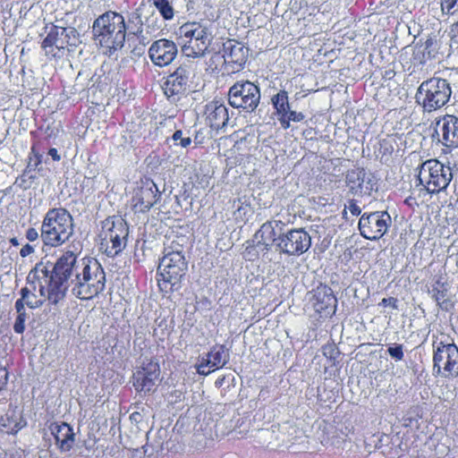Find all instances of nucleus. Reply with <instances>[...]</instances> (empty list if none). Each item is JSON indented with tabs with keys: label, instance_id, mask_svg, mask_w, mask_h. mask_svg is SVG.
<instances>
[{
	"label": "nucleus",
	"instance_id": "c756f323",
	"mask_svg": "<svg viewBox=\"0 0 458 458\" xmlns=\"http://www.w3.org/2000/svg\"><path fill=\"white\" fill-rule=\"evenodd\" d=\"M36 291H33V287L30 289L29 287H24L21 290V295L24 300L26 305L30 309H37L43 305L45 302V299H38L35 293Z\"/></svg>",
	"mask_w": 458,
	"mask_h": 458
},
{
	"label": "nucleus",
	"instance_id": "423d86ee",
	"mask_svg": "<svg viewBox=\"0 0 458 458\" xmlns=\"http://www.w3.org/2000/svg\"><path fill=\"white\" fill-rule=\"evenodd\" d=\"M84 260H86V259L78 261L72 251H66L57 259L53 267V284L55 289H57L56 295L53 297L55 301L62 300L68 288H71L72 292L73 279L76 274H79V271L84 266Z\"/></svg>",
	"mask_w": 458,
	"mask_h": 458
},
{
	"label": "nucleus",
	"instance_id": "9d476101",
	"mask_svg": "<svg viewBox=\"0 0 458 458\" xmlns=\"http://www.w3.org/2000/svg\"><path fill=\"white\" fill-rule=\"evenodd\" d=\"M227 97L231 106L251 113L259 104L260 91L249 81H237L229 89Z\"/></svg>",
	"mask_w": 458,
	"mask_h": 458
},
{
	"label": "nucleus",
	"instance_id": "7ed1b4c3",
	"mask_svg": "<svg viewBox=\"0 0 458 458\" xmlns=\"http://www.w3.org/2000/svg\"><path fill=\"white\" fill-rule=\"evenodd\" d=\"M73 282L72 294L81 300H90L105 289L106 274L97 259H86Z\"/></svg>",
	"mask_w": 458,
	"mask_h": 458
},
{
	"label": "nucleus",
	"instance_id": "c85d7f7f",
	"mask_svg": "<svg viewBox=\"0 0 458 458\" xmlns=\"http://www.w3.org/2000/svg\"><path fill=\"white\" fill-rule=\"evenodd\" d=\"M271 102L279 115L287 114L290 105L288 101V94L285 90H281L273 96Z\"/></svg>",
	"mask_w": 458,
	"mask_h": 458
},
{
	"label": "nucleus",
	"instance_id": "aec40b11",
	"mask_svg": "<svg viewBox=\"0 0 458 458\" xmlns=\"http://www.w3.org/2000/svg\"><path fill=\"white\" fill-rule=\"evenodd\" d=\"M49 428L60 450L62 452L70 451L75 442V434L70 425L65 422L52 423Z\"/></svg>",
	"mask_w": 458,
	"mask_h": 458
},
{
	"label": "nucleus",
	"instance_id": "a19ab883",
	"mask_svg": "<svg viewBox=\"0 0 458 458\" xmlns=\"http://www.w3.org/2000/svg\"><path fill=\"white\" fill-rule=\"evenodd\" d=\"M8 380V372L5 368L0 367V390L6 385Z\"/></svg>",
	"mask_w": 458,
	"mask_h": 458
},
{
	"label": "nucleus",
	"instance_id": "f3484780",
	"mask_svg": "<svg viewBox=\"0 0 458 458\" xmlns=\"http://www.w3.org/2000/svg\"><path fill=\"white\" fill-rule=\"evenodd\" d=\"M151 61L158 66L171 64L177 55V47L174 42L162 38L155 41L148 50Z\"/></svg>",
	"mask_w": 458,
	"mask_h": 458
},
{
	"label": "nucleus",
	"instance_id": "4468645a",
	"mask_svg": "<svg viewBox=\"0 0 458 458\" xmlns=\"http://www.w3.org/2000/svg\"><path fill=\"white\" fill-rule=\"evenodd\" d=\"M160 369L157 361L149 360L143 364L141 370L134 374L133 386L139 392L144 394L154 392L157 382L160 381Z\"/></svg>",
	"mask_w": 458,
	"mask_h": 458
},
{
	"label": "nucleus",
	"instance_id": "0eeeda50",
	"mask_svg": "<svg viewBox=\"0 0 458 458\" xmlns=\"http://www.w3.org/2000/svg\"><path fill=\"white\" fill-rule=\"evenodd\" d=\"M452 179V168L437 159H428L420 166L418 174L420 184L431 194L445 190Z\"/></svg>",
	"mask_w": 458,
	"mask_h": 458
},
{
	"label": "nucleus",
	"instance_id": "58836bf2",
	"mask_svg": "<svg viewBox=\"0 0 458 458\" xmlns=\"http://www.w3.org/2000/svg\"><path fill=\"white\" fill-rule=\"evenodd\" d=\"M287 117L289 120L293 122H301L302 121L305 116L302 113H298L296 111H291L290 108L288 109Z\"/></svg>",
	"mask_w": 458,
	"mask_h": 458
},
{
	"label": "nucleus",
	"instance_id": "4c0bfd02",
	"mask_svg": "<svg viewBox=\"0 0 458 458\" xmlns=\"http://www.w3.org/2000/svg\"><path fill=\"white\" fill-rule=\"evenodd\" d=\"M449 36L451 38L452 44L458 47V21L451 26Z\"/></svg>",
	"mask_w": 458,
	"mask_h": 458
},
{
	"label": "nucleus",
	"instance_id": "49530a36",
	"mask_svg": "<svg viewBox=\"0 0 458 458\" xmlns=\"http://www.w3.org/2000/svg\"><path fill=\"white\" fill-rule=\"evenodd\" d=\"M26 237L29 241L33 242L38 238V233L35 228H30L27 231Z\"/></svg>",
	"mask_w": 458,
	"mask_h": 458
},
{
	"label": "nucleus",
	"instance_id": "bb28decb",
	"mask_svg": "<svg viewBox=\"0 0 458 458\" xmlns=\"http://www.w3.org/2000/svg\"><path fill=\"white\" fill-rule=\"evenodd\" d=\"M206 365H208L212 370L223 368L229 360V353L224 345L214 346L207 354Z\"/></svg>",
	"mask_w": 458,
	"mask_h": 458
},
{
	"label": "nucleus",
	"instance_id": "6ab92c4d",
	"mask_svg": "<svg viewBox=\"0 0 458 458\" xmlns=\"http://www.w3.org/2000/svg\"><path fill=\"white\" fill-rule=\"evenodd\" d=\"M158 190L153 182H146L135 191L132 201L135 207L144 212L149 210L157 203Z\"/></svg>",
	"mask_w": 458,
	"mask_h": 458
},
{
	"label": "nucleus",
	"instance_id": "09e8293b",
	"mask_svg": "<svg viewBox=\"0 0 458 458\" xmlns=\"http://www.w3.org/2000/svg\"><path fill=\"white\" fill-rule=\"evenodd\" d=\"M279 122L284 129L290 127L291 120L288 119L287 115H280Z\"/></svg>",
	"mask_w": 458,
	"mask_h": 458
},
{
	"label": "nucleus",
	"instance_id": "ddd939ff",
	"mask_svg": "<svg viewBox=\"0 0 458 458\" xmlns=\"http://www.w3.org/2000/svg\"><path fill=\"white\" fill-rule=\"evenodd\" d=\"M28 284L33 287V291H37V285L45 284L47 286V299L54 304L58 301H55L53 298L57 293L54 283V273L53 267L42 262L37 264L35 267L29 273L27 276Z\"/></svg>",
	"mask_w": 458,
	"mask_h": 458
},
{
	"label": "nucleus",
	"instance_id": "a211bd4d",
	"mask_svg": "<svg viewBox=\"0 0 458 458\" xmlns=\"http://www.w3.org/2000/svg\"><path fill=\"white\" fill-rule=\"evenodd\" d=\"M190 73L189 66L183 64L168 76L163 88L167 98L181 95L186 91Z\"/></svg>",
	"mask_w": 458,
	"mask_h": 458
},
{
	"label": "nucleus",
	"instance_id": "c9c22d12",
	"mask_svg": "<svg viewBox=\"0 0 458 458\" xmlns=\"http://www.w3.org/2000/svg\"><path fill=\"white\" fill-rule=\"evenodd\" d=\"M27 318V314L26 313H21V314H18L17 318H16V320H15V323L13 325V330L18 333V334H21L24 332V329H25V320Z\"/></svg>",
	"mask_w": 458,
	"mask_h": 458
},
{
	"label": "nucleus",
	"instance_id": "2eb2a0df",
	"mask_svg": "<svg viewBox=\"0 0 458 458\" xmlns=\"http://www.w3.org/2000/svg\"><path fill=\"white\" fill-rule=\"evenodd\" d=\"M438 141L447 148H458V117L446 114L436 121Z\"/></svg>",
	"mask_w": 458,
	"mask_h": 458
},
{
	"label": "nucleus",
	"instance_id": "e433bc0d",
	"mask_svg": "<svg viewBox=\"0 0 458 458\" xmlns=\"http://www.w3.org/2000/svg\"><path fill=\"white\" fill-rule=\"evenodd\" d=\"M55 33L52 28L47 38L42 42V47L47 49V47L55 46L56 47Z\"/></svg>",
	"mask_w": 458,
	"mask_h": 458
},
{
	"label": "nucleus",
	"instance_id": "5701e85b",
	"mask_svg": "<svg viewBox=\"0 0 458 458\" xmlns=\"http://www.w3.org/2000/svg\"><path fill=\"white\" fill-rule=\"evenodd\" d=\"M179 32L181 38L183 39L197 41H199L200 39H212V36L211 33L208 31V29L197 22L183 24L180 27Z\"/></svg>",
	"mask_w": 458,
	"mask_h": 458
},
{
	"label": "nucleus",
	"instance_id": "de8ad7c7",
	"mask_svg": "<svg viewBox=\"0 0 458 458\" xmlns=\"http://www.w3.org/2000/svg\"><path fill=\"white\" fill-rule=\"evenodd\" d=\"M37 289L38 290L40 298L39 299H47V286L45 284L37 285Z\"/></svg>",
	"mask_w": 458,
	"mask_h": 458
},
{
	"label": "nucleus",
	"instance_id": "f03ea898",
	"mask_svg": "<svg viewBox=\"0 0 458 458\" xmlns=\"http://www.w3.org/2000/svg\"><path fill=\"white\" fill-rule=\"evenodd\" d=\"M73 219L64 208H52L46 214L41 225V239L45 245L57 247L73 234Z\"/></svg>",
	"mask_w": 458,
	"mask_h": 458
},
{
	"label": "nucleus",
	"instance_id": "2f4dec72",
	"mask_svg": "<svg viewBox=\"0 0 458 458\" xmlns=\"http://www.w3.org/2000/svg\"><path fill=\"white\" fill-rule=\"evenodd\" d=\"M133 23L135 30H133V34H137L141 32V26H142V21H141V13L139 9H137L135 12H133L131 14V17L129 18V24Z\"/></svg>",
	"mask_w": 458,
	"mask_h": 458
},
{
	"label": "nucleus",
	"instance_id": "9b49d317",
	"mask_svg": "<svg viewBox=\"0 0 458 458\" xmlns=\"http://www.w3.org/2000/svg\"><path fill=\"white\" fill-rule=\"evenodd\" d=\"M391 224V216L386 211L364 213L359 221V230L364 238L376 241L386 233Z\"/></svg>",
	"mask_w": 458,
	"mask_h": 458
},
{
	"label": "nucleus",
	"instance_id": "b1692460",
	"mask_svg": "<svg viewBox=\"0 0 458 458\" xmlns=\"http://www.w3.org/2000/svg\"><path fill=\"white\" fill-rule=\"evenodd\" d=\"M56 39V48H65L66 47H75L80 42L78 31L73 27L54 26Z\"/></svg>",
	"mask_w": 458,
	"mask_h": 458
},
{
	"label": "nucleus",
	"instance_id": "473e14b6",
	"mask_svg": "<svg viewBox=\"0 0 458 458\" xmlns=\"http://www.w3.org/2000/svg\"><path fill=\"white\" fill-rule=\"evenodd\" d=\"M441 9L449 14L455 13L458 12V0H441Z\"/></svg>",
	"mask_w": 458,
	"mask_h": 458
},
{
	"label": "nucleus",
	"instance_id": "393cba45",
	"mask_svg": "<svg viewBox=\"0 0 458 458\" xmlns=\"http://www.w3.org/2000/svg\"><path fill=\"white\" fill-rule=\"evenodd\" d=\"M182 39V53L187 57L198 58L205 55L212 39L189 40Z\"/></svg>",
	"mask_w": 458,
	"mask_h": 458
},
{
	"label": "nucleus",
	"instance_id": "1a4fd4ad",
	"mask_svg": "<svg viewBox=\"0 0 458 458\" xmlns=\"http://www.w3.org/2000/svg\"><path fill=\"white\" fill-rule=\"evenodd\" d=\"M102 246L108 256H115L126 246L129 233L127 223L120 216L108 217L103 222Z\"/></svg>",
	"mask_w": 458,
	"mask_h": 458
},
{
	"label": "nucleus",
	"instance_id": "f8f14e48",
	"mask_svg": "<svg viewBox=\"0 0 458 458\" xmlns=\"http://www.w3.org/2000/svg\"><path fill=\"white\" fill-rule=\"evenodd\" d=\"M311 245V237L302 228L292 229L278 239L276 250L289 256H300Z\"/></svg>",
	"mask_w": 458,
	"mask_h": 458
},
{
	"label": "nucleus",
	"instance_id": "ea45409f",
	"mask_svg": "<svg viewBox=\"0 0 458 458\" xmlns=\"http://www.w3.org/2000/svg\"><path fill=\"white\" fill-rule=\"evenodd\" d=\"M347 208L353 216H359L361 212L360 208L356 204V202L353 199L349 201Z\"/></svg>",
	"mask_w": 458,
	"mask_h": 458
},
{
	"label": "nucleus",
	"instance_id": "72a5a7b5",
	"mask_svg": "<svg viewBox=\"0 0 458 458\" xmlns=\"http://www.w3.org/2000/svg\"><path fill=\"white\" fill-rule=\"evenodd\" d=\"M172 140L176 145H180L182 148H186L191 143V139L190 137H183V133L180 130L174 131L172 136Z\"/></svg>",
	"mask_w": 458,
	"mask_h": 458
},
{
	"label": "nucleus",
	"instance_id": "412c9836",
	"mask_svg": "<svg viewBox=\"0 0 458 458\" xmlns=\"http://www.w3.org/2000/svg\"><path fill=\"white\" fill-rule=\"evenodd\" d=\"M206 114L209 126L214 130L223 129L229 121L227 107L218 102L207 105Z\"/></svg>",
	"mask_w": 458,
	"mask_h": 458
},
{
	"label": "nucleus",
	"instance_id": "4be33fe9",
	"mask_svg": "<svg viewBox=\"0 0 458 458\" xmlns=\"http://www.w3.org/2000/svg\"><path fill=\"white\" fill-rule=\"evenodd\" d=\"M336 299L328 287L318 288L314 294L313 307L318 313H329L335 308Z\"/></svg>",
	"mask_w": 458,
	"mask_h": 458
},
{
	"label": "nucleus",
	"instance_id": "79ce46f5",
	"mask_svg": "<svg viewBox=\"0 0 458 458\" xmlns=\"http://www.w3.org/2000/svg\"><path fill=\"white\" fill-rule=\"evenodd\" d=\"M381 304L382 305H390L391 307H393L394 310H396L398 307H397V299L394 298V297H389V298H384L382 301H381Z\"/></svg>",
	"mask_w": 458,
	"mask_h": 458
},
{
	"label": "nucleus",
	"instance_id": "cd10ccee",
	"mask_svg": "<svg viewBox=\"0 0 458 458\" xmlns=\"http://www.w3.org/2000/svg\"><path fill=\"white\" fill-rule=\"evenodd\" d=\"M226 60L239 65L243 64L247 60L248 48L238 42L229 43L225 47Z\"/></svg>",
	"mask_w": 458,
	"mask_h": 458
},
{
	"label": "nucleus",
	"instance_id": "f704fd0d",
	"mask_svg": "<svg viewBox=\"0 0 458 458\" xmlns=\"http://www.w3.org/2000/svg\"><path fill=\"white\" fill-rule=\"evenodd\" d=\"M387 352L393 359H394L397 361L402 360L403 359V351L402 344H394L393 346L388 347Z\"/></svg>",
	"mask_w": 458,
	"mask_h": 458
},
{
	"label": "nucleus",
	"instance_id": "c03bdc74",
	"mask_svg": "<svg viewBox=\"0 0 458 458\" xmlns=\"http://www.w3.org/2000/svg\"><path fill=\"white\" fill-rule=\"evenodd\" d=\"M25 304L26 303H25L24 300L22 299V297H21L19 300L16 301L15 310L18 314L26 313L25 308H24Z\"/></svg>",
	"mask_w": 458,
	"mask_h": 458
},
{
	"label": "nucleus",
	"instance_id": "dca6fc26",
	"mask_svg": "<svg viewBox=\"0 0 458 458\" xmlns=\"http://www.w3.org/2000/svg\"><path fill=\"white\" fill-rule=\"evenodd\" d=\"M284 224L280 220H270L264 223L254 234L258 247L268 250L284 233Z\"/></svg>",
	"mask_w": 458,
	"mask_h": 458
},
{
	"label": "nucleus",
	"instance_id": "7c9ffc66",
	"mask_svg": "<svg viewBox=\"0 0 458 458\" xmlns=\"http://www.w3.org/2000/svg\"><path fill=\"white\" fill-rule=\"evenodd\" d=\"M152 2L165 20H171L174 17V8L168 0H152Z\"/></svg>",
	"mask_w": 458,
	"mask_h": 458
},
{
	"label": "nucleus",
	"instance_id": "a878e982",
	"mask_svg": "<svg viewBox=\"0 0 458 458\" xmlns=\"http://www.w3.org/2000/svg\"><path fill=\"white\" fill-rule=\"evenodd\" d=\"M26 422L21 419L20 411L9 409L0 420V426L5 428L7 433H16L25 426Z\"/></svg>",
	"mask_w": 458,
	"mask_h": 458
},
{
	"label": "nucleus",
	"instance_id": "37998d69",
	"mask_svg": "<svg viewBox=\"0 0 458 458\" xmlns=\"http://www.w3.org/2000/svg\"><path fill=\"white\" fill-rule=\"evenodd\" d=\"M34 252V248L32 246H30V244H26L24 245L21 250H20V255L22 257V258H25L29 255H30L31 253Z\"/></svg>",
	"mask_w": 458,
	"mask_h": 458
},
{
	"label": "nucleus",
	"instance_id": "6e6552de",
	"mask_svg": "<svg viewBox=\"0 0 458 458\" xmlns=\"http://www.w3.org/2000/svg\"><path fill=\"white\" fill-rule=\"evenodd\" d=\"M433 369L443 377L458 376V347L454 343H433Z\"/></svg>",
	"mask_w": 458,
	"mask_h": 458
},
{
	"label": "nucleus",
	"instance_id": "603ef678",
	"mask_svg": "<svg viewBox=\"0 0 458 458\" xmlns=\"http://www.w3.org/2000/svg\"><path fill=\"white\" fill-rule=\"evenodd\" d=\"M10 242L13 245V246H18L20 243H19V241L17 238H12L10 240Z\"/></svg>",
	"mask_w": 458,
	"mask_h": 458
},
{
	"label": "nucleus",
	"instance_id": "20e7f679",
	"mask_svg": "<svg viewBox=\"0 0 458 458\" xmlns=\"http://www.w3.org/2000/svg\"><path fill=\"white\" fill-rule=\"evenodd\" d=\"M188 263L179 250L165 249V254L157 267L158 287L161 292L168 293L180 289L182 277L185 276Z\"/></svg>",
	"mask_w": 458,
	"mask_h": 458
},
{
	"label": "nucleus",
	"instance_id": "8fccbe9b",
	"mask_svg": "<svg viewBox=\"0 0 458 458\" xmlns=\"http://www.w3.org/2000/svg\"><path fill=\"white\" fill-rule=\"evenodd\" d=\"M130 420L132 422H135L136 424H138V423L141 422L142 415L138 411L132 412L130 416Z\"/></svg>",
	"mask_w": 458,
	"mask_h": 458
},
{
	"label": "nucleus",
	"instance_id": "3c124183",
	"mask_svg": "<svg viewBox=\"0 0 458 458\" xmlns=\"http://www.w3.org/2000/svg\"><path fill=\"white\" fill-rule=\"evenodd\" d=\"M48 155L51 156V157L55 161H59L61 159L56 148H50L48 151Z\"/></svg>",
	"mask_w": 458,
	"mask_h": 458
},
{
	"label": "nucleus",
	"instance_id": "a18cd8bd",
	"mask_svg": "<svg viewBox=\"0 0 458 458\" xmlns=\"http://www.w3.org/2000/svg\"><path fill=\"white\" fill-rule=\"evenodd\" d=\"M207 367H208V365H206V360H203L202 362L198 366V369H197L198 373L200 375L207 376L211 371H213L212 369L206 370Z\"/></svg>",
	"mask_w": 458,
	"mask_h": 458
},
{
	"label": "nucleus",
	"instance_id": "f257e3e1",
	"mask_svg": "<svg viewBox=\"0 0 458 458\" xmlns=\"http://www.w3.org/2000/svg\"><path fill=\"white\" fill-rule=\"evenodd\" d=\"M93 36L103 47L116 50L125 41L126 26L120 13L106 12L93 23Z\"/></svg>",
	"mask_w": 458,
	"mask_h": 458
},
{
	"label": "nucleus",
	"instance_id": "39448f33",
	"mask_svg": "<svg viewBox=\"0 0 458 458\" xmlns=\"http://www.w3.org/2000/svg\"><path fill=\"white\" fill-rule=\"evenodd\" d=\"M451 94L447 81L434 77L420 85L416 100L425 112H432L443 107L449 101Z\"/></svg>",
	"mask_w": 458,
	"mask_h": 458
}]
</instances>
